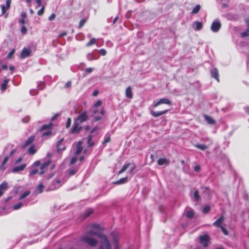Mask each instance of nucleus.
I'll use <instances>...</instances> for the list:
<instances>
[{
  "mask_svg": "<svg viewBox=\"0 0 249 249\" xmlns=\"http://www.w3.org/2000/svg\"><path fill=\"white\" fill-rule=\"evenodd\" d=\"M203 27V24L201 22L195 21L193 23V28L196 31L200 30Z\"/></svg>",
  "mask_w": 249,
  "mask_h": 249,
  "instance_id": "a211bd4d",
  "label": "nucleus"
},
{
  "mask_svg": "<svg viewBox=\"0 0 249 249\" xmlns=\"http://www.w3.org/2000/svg\"><path fill=\"white\" fill-rule=\"evenodd\" d=\"M162 104L170 105V104H171V102L169 99H168L167 98H162V99H160L158 101H157V102L154 101L153 102V106L154 107H156L158 106H159V105Z\"/></svg>",
  "mask_w": 249,
  "mask_h": 249,
  "instance_id": "39448f33",
  "label": "nucleus"
},
{
  "mask_svg": "<svg viewBox=\"0 0 249 249\" xmlns=\"http://www.w3.org/2000/svg\"><path fill=\"white\" fill-rule=\"evenodd\" d=\"M35 140V136H30L25 142L24 144L22 145V147L24 148L29 145H30L31 143H32Z\"/></svg>",
  "mask_w": 249,
  "mask_h": 249,
  "instance_id": "6ab92c4d",
  "label": "nucleus"
},
{
  "mask_svg": "<svg viewBox=\"0 0 249 249\" xmlns=\"http://www.w3.org/2000/svg\"><path fill=\"white\" fill-rule=\"evenodd\" d=\"M51 162V160H49L46 162L42 163L40 166V171H38L37 169H34L30 172L29 176H33L37 173H38L39 175L43 174L46 172V169L50 164Z\"/></svg>",
  "mask_w": 249,
  "mask_h": 249,
  "instance_id": "f03ea898",
  "label": "nucleus"
},
{
  "mask_svg": "<svg viewBox=\"0 0 249 249\" xmlns=\"http://www.w3.org/2000/svg\"><path fill=\"white\" fill-rule=\"evenodd\" d=\"M83 147H82V142L81 141H79L76 146V150L75 151V155L76 156L78 155L82 151Z\"/></svg>",
  "mask_w": 249,
  "mask_h": 249,
  "instance_id": "ddd939ff",
  "label": "nucleus"
},
{
  "mask_svg": "<svg viewBox=\"0 0 249 249\" xmlns=\"http://www.w3.org/2000/svg\"><path fill=\"white\" fill-rule=\"evenodd\" d=\"M212 76L219 81L218 73L216 69H213L211 71Z\"/></svg>",
  "mask_w": 249,
  "mask_h": 249,
  "instance_id": "5701e85b",
  "label": "nucleus"
},
{
  "mask_svg": "<svg viewBox=\"0 0 249 249\" xmlns=\"http://www.w3.org/2000/svg\"><path fill=\"white\" fill-rule=\"evenodd\" d=\"M21 32L23 34H25L26 33L27 30H26V27L24 26H23L21 27Z\"/></svg>",
  "mask_w": 249,
  "mask_h": 249,
  "instance_id": "864d4df0",
  "label": "nucleus"
},
{
  "mask_svg": "<svg viewBox=\"0 0 249 249\" xmlns=\"http://www.w3.org/2000/svg\"><path fill=\"white\" fill-rule=\"evenodd\" d=\"M210 240V237L208 234L201 235L199 237L200 242L203 245L204 247L208 246V242Z\"/></svg>",
  "mask_w": 249,
  "mask_h": 249,
  "instance_id": "20e7f679",
  "label": "nucleus"
},
{
  "mask_svg": "<svg viewBox=\"0 0 249 249\" xmlns=\"http://www.w3.org/2000/svg\"><path fill=\"white\" fill-rule=\"evenodd\" d=\"M195 146L196 148L200 149L202 150H205L207 149L208 146L205 144H195Z\"/></svg>",
  "mask_w": 249,
  "mask_h": 249,
  "instance_id": "c85d7f7f",
  "label": "nucleus"
},
{
  "mask_svg": "<svg viewBox=\"0 0 249 249\" xmlns=\"http://www.w3.org/2000/svg\"><path fill=\"white\" fill-rule=\"evenodd\" d=\"M85 233L80 237V241L91 247H96L98 243L97 238L100 239V249H111L107 237L101 231L103 228L98 224H92L88 226Z\"/></svg>",
  "mask_w": 249,
  "mask_h": 249,
  "instance_id": "f257e3e1",
  "label": "nucleus"
},
{
  "mask_svg": "<svg viewBox=\"0 0 249 249\" xmlns=\"http://www.w3.org/2000/svg\"><path fill=\"white\" fill-rule=\"evenodd\" d=\"M15 49H12L9 53L7 54V57L8 58H11L12 56V55H13V54L15 53Z\"/></svg>",
  "mask_w": 249,
  "mask_h": 249,
  "instance_id": "79ce46f5",
  "label": "nucleus"
},
{
  "mask_svg": "<svg viewBox=\"0 0 249 249\" xmlns=\"http://www.w3.org/2000/svg\"><path fill=\"white\" fill-rule=\"evenodd\" d=\"M86 22H87L86 19L84 18V19H82L79 22V28H80L82 27Z\"/></svg>",
  "mask_w": 249,
  "mask_h": 249,
  "instance_id": "ea45409f",
  "label": "nucleus"
},
{
  "mask_svg": "<svg viewBox=\"0 0 249 249\" xmlns=\"http://www.w3.org/2000/svg\"><path fill=\"white\" fill-rule=\"evenodd\" d=\"M9 80L8 79H5L3 80L2 83L1 84L0 90H1L2 92H4L7 89V84Z\"/></svg>",
  "mask_w": 249,
  "mask_h": 249,
  "instance_id": "412c9836",
  "label": "nucleus"
},
{
  "mask_svg": "<svg viewBox=\"0 0 249 249\" xmlns=\"http://www.w3.org/2000/svg\"><path fill=\"white\" fill-rule=\"evenodd\" d=\"M40 165V161H39V160H37V161H35V162L34 163V164H33V166L34 167H37V166H39V165Z\"/></svg>",
  "mask_w": 249,
  "mask_h": 249,
  "instance_id": "603ef678",
  "label": "nucleus"
},
{
  "mask_svg": "<svg viewBox=\"0 0 249 249\" xmlns=\"http://www.w3.org/2000/svg\"><path fill=\"white\" fill-rule=\"evenodd\" d=\"M92 71H93V69L91 68H88L86 69V70H85V71L88 73H90L92 72Z\"/></svg>",
  "mask_w": 249,
  "mask_h": 249,
  "instance_id": "5fc2aeb1",
  "label": "nucleus"
},
{
  "mask_svg": "<svg viewBox=\"0 0 249 249\" xmlns=\"http://www.w3.org/2000/svg\"><path fill=\"white\" fill-rule=\"evenodd\" d=\"M76 172H77V170L75 169H73L70 170L69 171V174L70 176H72V175H75Z\"/></svg>",
  "mask_w": 249,
  "mask_h": 249,
  "instance_id": "8fccbe9b",
  "label": "nucleus"
},
{
  "mask_svg": "<svg viewBox=\"0 0 249 249\" xmlns=\"http://www.w3.org/2000/svg\"><path fill=\"white\" fill-rule=\"evenodd\" d=\"M23 205V204L21 203V202H19L17 204H15L14 206H13V209L14 210H17L19 209H20Z\"/></svg>",
  "mask_w": 249,
  "mask_h": 249,
  "instance_id": "c9c22d12",
  "label": "nucleus"
},
{
  "mask_svg": "<svg viewBox=\"0 0 249 249\" xmlns=\"http://www.w3.org/2000/svg\"><path fill=\"white\" fill-rule=\"evenodd\" d=\"M36 2L38 6H41L42 5V2L41 0H36Z\"/></svg>",
  "mask_w": 249,
  "mask_h": 249,
  "instance_id": "bf43d9fd",
  "label": "nucleus"
},
{
  "mask_svg": "<svg viewBox=\"0 0 249 249\" xmlns=\"http://www.w3.org/2000/svg\"><path fill=\"white\" fill-rule=\"evenodd\" d=\"M98 90H95L93 92V95L94 96H96L98 94Z\"/></svg>",
  "mask_w": 249,
  "mask_h": 249,
  "instance_id": "69168bd1",
  "label": "nucleus"
},
{
  "mask_svg": "<svg viewBox=\"0 0 249 249\" xmlns=\"http://www.w3.org/2000/svg\"><path fill=\"white\" fill-rule=\"evenodd\" d=\"M77 160V158L76 156L73 157L71 160V162H70V164L71 165H72L73 164H74Z\"/></svg>",
  "mask_w": 249,
  "mask_h": 249,
  "instance_id": "de8ad7c7",
  "label": "nucleus"
},
{
  "mask_svg": "<svg viewBox=\"0 0 249 249\" xmlns=\"http://www.w3.org/2000/svg\"><path fill=\"white\" fill-rule=\"evenodd\" d=\"M88 118V115L87 112H83L80 114L77 118L76 121L82 123L86 121Z\"/></svg>",
  "mask_w": 249,
  "mask_h": 249,
  "instance_id": "0eeeda50",
  "label": "nucleus"
},
{
  "mask_svg": "<svg viewBox=\"0 0 249 249\" xmlns=\"http://www.w3.org/2000/svg\"><path fill=\"white\" fill-rule=\"evenodd\" d=\"M60 180H57L53 182V184L51 185L49 187L50 190H54L60 187L61 183Z\"/></svg>",
  "mask_w": 249,
  "mask_h": 249,
  "instance_id": "4468645a",
  "label": "nucleus"
},
{
  "mask_svg": "<svg viewBox=\"0 0 249 249\" xmlns=\"http://www.w3.org/2000/svg\"><path fill=\"white\" fill-rule=\"evenodd\" d=\"M36 152V149L35 146L34 145H32L28 149V152L31 155L35 154Z\"/></svg>",
  "mask_w": 249,
  "mask_h": 249,
  "instance_id": "a878e982",
  "label": "nucleus"
},
{
  "mask_svg": "<svg viewBox=\"0 0 249 249\" xmlns=\"http://www.w3.org/2000/svg\"><path fill=\"white\" fill-rule=\"evenodd\" d=\"M125 96L126 98L129 99H132L133 98V93L130 87H128L126 89Z\"/></svg>",
  "mask_w": 249,
  "mask_h": 249,
  "instance_id": "aec40b11",
  "label": "nucleus"
},
{
  "mask_svg": "<svg viewBox=\"0 0 249 249\" xmlns=\"http://www.w3.org/2000/svg\"><path fill=\"white\" fill-rule=\"evenodd\" d=\"M204 118L207 122L209 124H213L215 122L212 117L208 115H205Z\"/></svg>",
  "mask_w": 249,
  "mask_h": 249,
  "instance_id": "b1692460",
  "label": "nucleus"
},
{
  "mask_svg": "<svg viewBox=\"0 0 249 249\" xmlns=\"http://www.w3.org/2000/svg\"><path fill=\"white\" fill-rule=\"evenodd\" d=\"M130 163H127L125 164L123 166L122 168L119 171V174H121L122 173L125 172L126 170V169L128 168V167L130 166Z\"/></svg>",
  "mask_w": 249,
  "mask_h": 249,
  "instance_id": "bb28decb",
  "label": "nucleus"
},
{
  "mask_svg": "<svg viewBox=\"0 0 249 249\" xmlns=\"http://www.w3.org/2000/svg\"><path fill=\"white\" fill-rule=\"evenodd\" d=\"M110 141V137L109 136H106L105 139L103 142V144H106L108 142H109Z\"/></svg>",
  "mask_w": 249,
  "mask_h": 249,
  "instance_id": "a19ab883",
  "label": "nucleus"
},
{
  "mask_svg": "<svg viewBox=\"0 0 249 249\" xmlns=\"http://www.w3.org/2000/svg\"><path fill=\"white\" fill-rule=\"evenodd\" d=\"M244 109H245V111L249 114V107H244Z\"/></svg>",
  "mask_w": 249,
  "mask_h": 249,
  "instance_id": "0e129e2a",
  "label": "nucleus"
},
{
  "mask_svg": "<svg viewBox=\"0 0 249 249\" xmlns=\"http://www.w3.org/2000/svg\"><path fill=\"white\" fill-rule=\"evenodd\" d=\"M99 52H100L101 54L103 56L105 55L107 53L106 50L104 49H102L100 50Z\"/></svg>",
  "mask_w": 249,
  "mask_h": 249,
  "instance_id": "3c124183",
  "label": "nucleus"
},
{
  "mask_svg": "<svg viewBox=\"0 0 249 249\" xmlns=\"http://www.w3.org/2000/svg\"><path fill=\"white\" fill-rule=\"evenodd\" d=\"M8 188V183L4 181L0 184V197L3 195L4 191Z\"/></svg>",
  "mask_w": 249,
  "mask_h": 249,
  "instance_id": "f3484780",
  "label": "nucleus"
},
{
  "mask_svg": "<svg viewBox=\"0 0 249 249\" xmlns=\"http://www.w3.org/2000/svg\"><path fill=\"white\" fill-rule=\"evenodd\" d=\"M82 129V126H80L79 123L75 121L72 128L71 130V133L75 134L78 133Z\"/></svg>",
  "mask_w": 249,
  "mask_h": 249,
  "instance_id": "6e6552de",
  "label": "nucleus"
},
{
  "mask_svg": "<svg viewBox=\"0 0 249 249\" xmlns=\"http://www.w3.org/2000/svg\"><path fill=\"white\" fill-rule=\"evenodd\" d=\"M44 6H42L41 9L37 11V14L39 16L42 15L44 13Z\"/></svg>",
  "mask_w": 249,
  "mask_h": 249,
  "instance_id": "49530a36",
  "label": "nucleus"
},
{
  "mask_svg": "<svg viewBox=\"0 0 249 249\" xmlns=\"http://www.w3.org/2000/svg\"><path fill=\"white\" fill-rule=\"evenodd\" d=\"M200 166L199 165H196L194 167V170L196 172H198L200 170Z\"/></svg>",
  "mask_w": 249,
  "mask_h": 249,
  "instance_id": "6e6d98bb",
  "label": "nucleus"
},
{
  "mask_svg": "<svg viewBox=\"0 0 249 249\" xmlns=\"http://www.w3.org/2000/svg\"><path fill=\"white\" fill-rule=\"evenodd\" d=\"M224 220V217L223 215H221L216 221H215L213 223V225L216 227L220 228L222 227V225Z\"/></svg>",
  "mask_w": 249,
  "mask_h": 249,
  "instance_id": "f8f14e48",
  "label": "nucleus"
},
{
  "mask_svg": "<svg viewBox=\"0 0 249 249\" xmlns=\"http://www.w3.org/2000/svg\"><path fill=\"white\" fill-rule=\"evenodd\" d=\"M71 81H68L65 85V88H67L71 86Z\"/></svg>",
  "mask_w": 249,
  "mask_h": 249,
  "instance_id": "4d7b16f0",
  "label": "nucleus"
},
{
  "mask_svg": "<svg viewBox=\"0 0 249 249\" xmlns=\"http://www.w3.org/2000/svg\"><path fill=\"white\" fill-rule=\"evenodd\" d=\"M30 194V192L29 191H26L24 192L19 197V199H22L24 198Z\"/></svg>",
  "mask_w": 249,
  "mask_h": 249,
  "instance_id": "72a5a7b5",
  "label": "nucleus"
},
{
  "mask_svg": "<svg viewBox=\"0 0 249 249\" xmlns=\"http://www.w3.org/2000/svg\"><path fill=\"white\" fill-rule=\"evenodd\" d=\"M168 111V109H166L161 111H158V112H155L153 110H151V115L155 117H158L161 115H164L166 114Z\"/></svg>",
  "mask_w": 249,
  "mask_h": 249,
  "instance_id": "9b49d317",
  "label": "nucleus"
},
{
  "mask_svg": "<svg viewBox=\"0 0 249 249\" xmlns=\"http://www.w3.org/2000/svg\"><path fill=\"white\" fill-rule=\"evenodd\" d=\"M44 188V185L42 183H39L38 185L36 187V191H37L38 193H41L43 192V189Z\"/></svg>",
  "mask_w": 249,
  "mask_h": 249,
  "instance_id": "7c9ffc66",
  "label": "nucleus"
},
{
  "mask_svg": "<svg viewBox=\"0 0 249 249\" xmlns=\"http://www.w3.org/2000/svg\"><path fill=\"white\" fill-rule=\"evenodd\" d=\"M31 51L30 49L24 48L20 54V57L21 58H24L29 56L30 55Z\"/></svg>",
  "mask_w": 249,
  "mask_h": 249,
  "instance_id": "2eb2a0df",
  "label": "nucleus"
},
{
  "mask_svg": "<svg viewBox=\"0 0 249 249\" xmlns=\"http://www.w3.org/2000/svg\"><path fill=\"white\" fill-rule=\"evenodd\" d=\"M127 181V178L125 177V178H121L119 180L114 182L113 183L114 184L118 185V184H121L125 183Z\"/></svg>",
  "mask_w": 249,
  "mask_h": 249,
  "instance_id": "393cba45",
  "label": "nucleus"
},
{
  "mask_svg": "<svg viewBox=\"0 0 249 249\" xmlns=\"http://www.w3.org/2000/svg\"><path fill=\"white\" fill-rule=\"evenodd\" d=\"M64 139L62 138L59 140L57 143L56 147L57 150L58 152L64 150L65 149V146L63 144Z\"/></svg>",
  "mask_w": 249,
  "mask_h": 249,
  "instance_id": "9d476101",
  "label": "nucleus"
},
{
  "mask_svg": "<svg viewBox=\"0 0 249 249\" xmlns=\"http://www.w3.org/2000/svg\"><path fill=\"white\" fill-rule=\"evenodd\" d=\"M22 158H18L16 161H15V163L16 164H17V163H19L22 160Z\"/></svg>",
  "mask_w": 249,
  "mask_h": 249,
  "instance_id": "680f3d73",
  "label": "nucleus"
},
{
  "mask_svg": "<svg viewBox=\"0 0 249 249\" xmlns=\"http://www.w3.org/2000/svg\"><path fill=\"white\" fill-rule=\"evenodd\" d=\"M194 215V213L193 211H189L186 213V216L188 218H192Z\"/></svg>",
  "mask_w": 249,
  "mask_h": 249,
  "instance_id": "4c0bfd02",
  "label": "nucleus"
},
{
  "mask_svg": "<svg viewBox=\"0 0 249 249\" xmlns=\"http://www.w3.org/2000/svg\"><path fill=\"white\" fill-rule=\"evenodd\" d=\"M102 103V101L100 100L97 101L96 102L94 105V107H98L101 105Z\"/></svg>",
  "mask_w": 249,
  "mask_h": 249,
  "instance_id": "c03bdc74",
  "label": "nucleus"
},
{
  "mask_svg": "<svg viewBox=\"0 0 249 249\" xmlns=\"http://www.w3.org/2000/svg\"><path fill=\"white\" fill-rule=\"evenodd\" d=\"M9 158V156H6L4 158V159H3V161H2V165L1 166V168H2V166L3 165H4L7 162V161H8Z\"/></svg>",
  "mask_w": 249,
  "mask_h": 249,
  "instance_id": "37998d69",
  "label": "nucleus"
},
{
  "mask_svg": "<svg viewBox=\"0 0 249 249\" xmlns=\"http://www.w3.org/2000/svg\"><path fill=\"white\" fill-rule=\"evenodd\" d=\"M52 124L50 123L49 124H45L42 126L41 129V130H44L46 129H49L47 132H44L42 133V137L47 136H50L51 135L52 132L50 130V129L52 127Z\"/></svg>",
  "mask_w": 249,
  "mask_h": 249,
  "instance_id": "423d86ee",
  "label": "nucleus"
},
{
  "mask_svg": "<svg viewBox=\"0 0 249 249\" xmlns=\"http://www.w3.org/2000/svg\"><path fill=\"white\" fill-rule=\"evenodd\" d=\"M158 163L159 165H167L169 163V160L166 159L161 158L158 160Z\"/></svg>",
  "mask_w": 249,
  "mask_h": 249,
  "instance_id": "4be33fe9",
  "label": "nucleus"
},
{
  "mask_svg": "<svg viewBox=\"0 0 249 249\" xmlns=\"http://www.w3.org/2000/svg\"><path fill=\"white\" fill-rule=\"evenodd\" d=\"M194 197L196 201H198L200 198V196H199L198 191L197 190H195L194 193Z\"/></svg>",
  "mask_w": 249,
  "mask_h": 249,
  "instance_id": "473e14b6",
  "label": "nucleus"
},
{
  "mask_svg": "<svg viewBox=\"0 0 249 249\" xmlns=\"http://www.w3.org/2000/svg\"><path fill=\"white\" fill-rule=\"evenodd\" d=\"M26 166V164H22L21 165H20L19 166H16L12 169V172L16 173V172L23 171L25 169Z\"/></svg>",
  "mask_w": 249,
  "mask_h": 249,
  "instance_id": "dca6fc26",
  "label": "nucleus"
},
{
  "mask_svg": "<svg viewBox=\"0 0 249 249\" xmlns=\"http://www.w3.org/2000/svg\"><path fill=\"white\" fill-rule=\"evenodd\" d=\"M241 36L242 37L249 36V28H248L245 32H243Z\"/></svg>",
  "mask_w": 249,
  "mask_h": 249,
  "instance_id": "e433bc0d",
  "label": "nucleus"
},
{
  "mask_svg": "<svg viewBox=\"0 0 249 249\" xmlns=\"http://www.w3.org/2000/svg\"><path fill=\"white\" fill-rule=\"evenodd\" d=\"M29 117H27L22 120V122L25 123H27L29 121Z\"/></svg>",
  "mask_w": 249,
  "mask_h": 249,
  "instance_id": "13d9d810",
  "label": "nucleus"
},
{
  "mask_svg": "<svg viewBox=\"0 0 249 249\" xmlns=\"http://www.w3.org/2000/svg\"><path fill=\"white\" fill-rule=\"evenodd\" d=\"M93 213V211L91 209H88L84 213V217L83 219H85L88 217L90 214Z\"/></svg>",
  "mask_w": 249,
  "mask_h": 249,
  "instance_id": "f704fd0d",
  "label": "nucleus"
},
{
  "mask_svg": "<svg viewBox=\"0 0 249 249\" xmlns=\"http://www.w3.org/2000/svg\"><path fill=\"white\" fill-rule=\"evenodd\" d=\"M228 7V4L227 3H223L222 4V8H226Z\"/></svg>",
  "mask_w": 249,
  "mask_h": 249,
  "instance_id": "338daca9",
  "label": "nucleus"
},
{
  "mask_svg": "<svg viewBox=\"0 0 249 249\" xmlns=\"http://www.w3.org/2000/svg\"><path fill=\"white\" fill-rule=\"evenodd\" d=\"M211 207L210 206L207 205L204 207L202 212L204 213H208L210 210Z\"/></svg>",
  "mask_w": 249,
  "mask_h": 249,
  "instance_id": "58836bf2",
  "label": "nucleus"
},
{
  "mask_svg": "<svg viewBox=\"0 0 249 249\" xmlns=\"http://www.w3.org/2000/svg\"><path fill=\"white\" fill-rule=\"evenodd\" d=\"M88 59L89 60H93L94 59V58H93L92 55L91 54H89L88 55Z\"/></svg>",
  "mask_w": 249,
  "mask_h": 249,
  "instance_id": "052dcab7",
  "label": "nucleus"
},
{
  "mask_svg": "<svg viewBox=\"0 0 249 249\" xmlns=\"http://www.w3.org/2000/svg\"><path fill=\"white\" fill-rule=\"evenodd\" d=\"M246 22L248 26V28H249V18L246 19Z\"/></svg>",
  "mask_w": 249,
  "mask_h": 249,
  "instance_id": "774afa93",
  "label": "nucleus"
},
{
  "mask_svg": "<svg viewBox=\"0 0 249 249\" xmlns=\"http://www.w3.org/2000/svg\"><path fill=\"white\" fill-rule=\"evenodd\" d=\"M220 229H221L222 231L223 232V233L225 235H228V232L227 230L224 227L222 226V227H220Z\"/></svg>",
  "mask_w": 249,
  "mask_h": 249,
  "instance_id": "09e8293b",
  "label": "nucleus"
},
{
  "mask_svg": "<svg viewBox=\"0 0 249 249\" xmlns=\"http://www.w3.org/2000/svg\"><path fill=\"white\" fill-rule=\"evenodd\" d=\"M96 43V39L92 38L86 44L87 47H89Z\"/></svg>",
  "mask_w": 249,
  "mask_h": 249,
  "instance_id": "2f4dec72",
  "label": "nucleus"
},
{
  "mask_svg": "<svg viewBox=\"0 0 249 249\" xmlns=\"http://www.w3.org/2000/svg\"><path fill=\"white\" fill-rule=\"evenodd\" d=\"M200 6L199 4H197L195 6V7L193 8L192 13L193 14H197L199 11L200 10Z\"/></svg>",
  "mask_w": 249,
  "mask_h": 249,
  "instance_id": "cd10ccee",
  "label": "nucleus"
},
{
  "mask_svg": "<svg viewBox=\"0 0 249 249\" xmlns=\"http://www.w3.org/2000/svg\"><path fill=\"white\" fill-rule=\"evenodd\" d=\"M11 1V0H6L5 5H1V12L2 15H4L7 10L10 7Z\"/></svg>",
  "mask_w": 249,
  "mask_h": 249,
  "instance_id": "1a4fd4ad",
  "label": "nucleus"
},
{
  "mask_svg": "<svg viewBox=\"0 0 249 249\" xmlns=\"http://www.w3.org/2000/svg\"><path fill=\"white\" fill-rule=\"evenodd\" d=\"M221 24L220 21L217 20H214L211 25V29L214 33L218 32L221 28Z\"/></svg>",
  "mask_w": 249,
  "mask_h": 249,
  "instance_id": "7ed1b4c3",
  "label": "nucleus"
},
{
  "mask_svg": "<svg viewBox=\"0 0 249 249\" xmlns=\"http://www.w3.org/2000/svg\"><path fill=\"white\" fill-rule=\"evenodd\" d=\"M71 119L70 118H68L67 123H66V128H69L71 124Z\"/></svg>",
  "mask_w": 249,
  "mask_h": 249,
  "instance_id": "a18cd8bd",
  "label": "nucleus"
},
{
  "mask_svg": "<svg viewBox=\"0 0 249 249\" xmlns=\"http://www.w3.org/2000/svg\"><path fill=\"white\" fill-rule=\"evenodd\" d=\"M92 135H90L88 137V144L89 147L92 146L94 145V142L92 141Z\"/></svg>",
  "mask_w": 249,
  "mask_h": 249,
  "instance_id": "c756f323",
  "label": "nucleus"
},
{
  "mask_svg": "<svg viewBox=\"0 0 249 249\" xmlns=\"http://www.w3.org/2000/svg\"><path fill=\"white\" fill-rule=\"evenodd\" d=\"M67 33L65 32H63V33H61L60 35H59V36L60 37H63V36H66L67 35Z\"/></svg>",
  "mask_w": 249,
  "mask_h": 249,
  "instance_id": "e2e57ef3",
  "label": "nucleus"
}]
</instances>
